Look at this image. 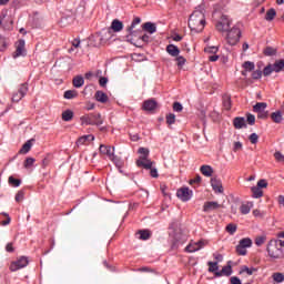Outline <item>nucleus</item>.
<instances>
[{"label":"nucleus","mask_w":284,"mask_h":284,"mask_svg":"<svg viewBox=\"0 0 284 284\" xmlns=\"http://www.w3.org/2000/svg\"><path fill=\"white\" fill-rule=\"evenodd\" d=\"M170 239H171L173 250H176L179 245H183V243H185V235L183 234L181 229L173 230L170 233Z\"/></svg>","instance_id":"39448f33"},{"label":"nucleus","mask_w":284,"mask_h":284,"mask_svg":"<svg viewBox=\"0 0 284 284\" xmlns=\"http://www.w3.org/2000/svg\"><path fill=\"white\" fill-rule=\"evenodd\" d=\"M139 154H142L141 156H150V150L145 148H140L139 149Z\"/></svg>","instance_id":"e2e57ef3"},{"label":"nucleus","mask_w":284,"mask_h":284,"mask_svg":"<svg viewBox=\"0 0 284 284\" xmlns=\"http://www.w3.org/2000/svg\"><path fill=\"white\" fill-rule=\"evenodd\" d=\"M204 51L209 54H216V52H219V47H206Z\"/></svg>","instance_id":"4d7b16f0"},{"label":"nucleus","mask_w":284,"mask_h":284,"mask_svg":"<svg viewBox=\"0 0 284 284\" xmlns=\"http://www.w3.org/2000/svg\"><path fill=\"white\" fill-rule=\"evenodd\" d=\"M271 119L274 121V123H281V121H283V114L281 111L273 112L271 114Z\"/></svg>","instance_id":"72a5a7b5"},{"label":"nucleus","mask_w":284,"mask_h":284,"mask_svg":"<svg viewBox=\"0 0 284 284\" xmlns=\"http://www.w3.org/2000/svg\"><path fill=\"white\" fill-rule=\"evenodd\" d=\"M241 40V29L234 27L230 31H227L226 41L229 45H236V43Z\"/></svg>","instance_id":"423d86ee"},{"label":"nucleus","mask_w":284,"mask_h":284,"mask_svg":"<svg viewBox=\"0 0 284 284\" xmlns=\"http://www.w3.org/2000/svg\"><path fill=\"white\" fill-rule=\"evenodd\" d=\"M193 192L192 190H190V187L184 186L178 190L176 192V196L178 199H180V201H183V203H187V201H190L193 196Z\"/></svg>","instance_id":"6e6552de"},{"label":"nucleus","mask_w":284,"mask_h":284,"mask_svg":"<svg viewBox=\"0 0 284 284\" xmlns=\"http://www.w3.org/2000/svg\"><path fill=\"white\" fill-rule=\"evenodd\" d=\"M230 19H227V16H222L221 20L216 23V30L219 32H229L230 31Z\"/></svg>","instance_id":"9d476101"},{"label":"nucleus","mask_w":284,"mask_h":284,"mask_svg":"<svg viewBox=\"0 0 284 284\" xmlns=\"http://www.w3.org/2000/svg\"><path fill=\"white\" fill-rule=\"evenodd\" d=\"M111 30H113V32H121V30H123V22L119 19H114L111 23Z\"/></svg>","instance_id":"b1692460"},{"label":"nucleus","mask_w":284,"mask_h":284,"mask_svg":"<svg viewBox=\"0 0 284 284\" xmlns=\"http://www.w3.org/2000/svg\"><path fill=\"white\" fill-rule=\"evenodd\" d=\"M257 187L261 190L262 187H267V180H260L257 182Z\"/></svg>","instance_id":"69168bd1"},{"label":"nucleus","mask_w":284,"mask_h":284,"mask_svg":"<svg viewBox=\"0 0 284 284\" xmlns=\"http://www.w3.org/2000/svg\"><path fill=\"white\" fill-rule=\"evenodd\" d=\"M248 139L253 145H256V143H258V134L256 133H252Z\"/></svg>","instance_id":"13d9d810"},{"label":"nucleus","mask_w":284,"mask_h":284,"mask_svg":"<svg viewBox=\"0 0 284 284\" xmlns=\"http://www.w3.org/2000/svg\"><path fill=\"white\" fill-rule=\"evenodd\" d=\"M205 247V242L203 241H197V242H191L186 247V252H199V250H203Z\"/></svg>","instance_id":"ddd939ff"},{"label":"nucleus","mask_w":284,"mask_h":284,"mask_svg":"<svg viewBox=\"0 0 284 284\" xmlns=\"http://www.w3.org/2000/svg\"><path fill=\"white\" fill-rule=\"evenodd\" d=\"M135 38L140 39L142 43H150V36L148 34L141 36V33H138ZM135 43H136V39H135Z\"/></svg>","instance_id":"8fccbe9b"},{"label":"nucleus","mask_w":284,"mask_h":284,"mask_svg":"<svg viewBox=\"0 0 284 284\" xmlns=\"http://www.w3.org/2000/svg\"><path fill=\"white\" fill-rule=\"evenodd\" d=\"M142 30L149 32V34H154V32H156V24L154 22H145L142 24Z\"/></svg>","instance_id":"aec40b11"},{"label":"nucleus","mask_w":284,"mask_h":284,"mask_svg":"<svg viewBox=\"0 0 284 284\" xmlns=\"http://www.w3.org/2000/svg\"><path fill=\"white\" fill-rule=\"evenodd\" d=\"M26 55V40H19L17 43L16 52L13 54V59H17V57H23Z\"/></svg>","instance_id":"dca6fc26"},{"label":"nucleus","mask_w":284,"mask_h":284,"mask_svg":"<svg viewBox=\"0 0 284 284\" xmlns=\"http://www.w3.org/2000/svg\"><path fill=\"white\" fill-rule=\"evenodd\" d=\"M36 161L37 160L34 158H27L24 160L23 168H26V170H30V168H32V165H34Z\"/></svg>","instance_id":"a19ab883"},{"label":"nucleus","mask_w":284,"mask_h":284,"mask_svg":"<svg viewBox=\"0 0 284 284\" xmlns=\"http://www.w3.org/2000/svg\"><path fill=\"white\" fill-rule=\"evenodd\" d=\"M253 207H254V203L246 202L240 206V212H241V214H250V212L252 211Z\"/></svg>","instance_id":"4be33fe9"},{"label":"nucleus","mask_w":284,"mask_h":284,"mask_svg":"<svg viewBox=\"0 0 284 284\" xmlns=\"http://www.w3.org/2000/svg\"><path fill=\"white\" fill-rule=\"evenodd\" d=\"M251 192L253 193V199H261L263 196V190L258 189V186H253Z\"/></svg>","instance_id":"e433bc0d"},{"label":"nucleus","mask_w":284,"mask_h":284,"mask_svg":"<svg viewBox=\"0 0 284 284\" xmlns=\"http://www.w3.org/2000/svg\"><path fill=\"white\" fill-rule=\"evenodd\" d=\"M82 125H103L101 113H90L80 118Z\"/></svg>","instance_id":"20e7f679"},{"label":"nucleus","mask_w":284,"mask_h":284,"mask_svg":"<svg viewBox=\"0 0 284 284\" xmlns=\"http://www.w3.org/2000/svg\"><path fill=\"white\" fill-rule=\"evenodd\" d=\"M9 185H11V187H19V185H21V180L11 175L9 176Z\"/></svg>","instance_id":"ea45409f"},{"label":"nucleus","mask_w":284,"mask_h":284,"mask_svg":"<svg viewBox=\"0 0 284 284\" xmlns=\"http://www.w3.org/2000/svg\"><path fill=\"white\" fill-rule=\"evenodd\" d=\"M246 121L248 123V125H254V123H256V116H254V114L248 113L246 115Z\"/></svg>","instance_id":"6e6d98bb"},{"label":"nucleus","mask_w":284,"mask_h":284,"mask_svg":"<svg viewBox=\"0 0 284 284\" xmlns=\"http://www.w3.org/2000/svg\"><path fill=\"white\" fill-rule=\"evenodd\" d=\"M85 80L81 75L73 78V88H83Z\"/></svg>","instance_id":"2f4dec72"},{"label":"nucleus","mask_w":284,"mask_h":284,"mask_svg":"<svg viewBox=\"0 0 284 284\" xmlns=\"http://www.w3.org/2000/svg\"><path fill=\"white\" fill-rule=\"evenodd\" d=\"M74 119V112L67 110L62 113V121H72Z\"/></svg>","instance_id":"c9c22d12"},{"label":"nucleus","mask_w":284,"mask_h":284,"mask_svg":"<svg viewBox=\"0 0 284 284\" xmlns=\"http://www.w3.org/2000/svg\"><path fill=\"white\" fill-rule=\"evenodd\" d=\"M95 100L99 101V103H108V94H105L103 91H97Z\"/></svg>","instance_id":"bb28decb"},{"label":"nucleus","mask_w":284,"mask_h":284,"mask_svg":"<svg viewBox=\"0 0 284 284\" xmlns=\"http://www.w3.org/2000/svg\"><path fill=\"white\" fill-rule=\"evenodd\" d=\"M77 97H79L77 90H68L64 92V99H77Z\"/></svg>","instance_id":"58836bf2"},{"label":"nucleus","mask_w":284,"mask_h":284,"mask_svg":"<svg viewBox=\"0 0 284 284\" xmlns=\"http://www.w3.org/2000/svg\"><path fill=\"white\" fill-rule=\"evenodd\" d=\"M273 72H274V67L272 64H268L263 70L264 77H270V74H272Z\"/></svg>","instance_id":"09e8293b"},{"label":"nucleus","mask_w":284,"mask_h":284,"mask_svg":"<svg viewBox=\"0 0 284 284\" xmlns=\"http://www.w3.org/2000/svg\"><path fill=\"white\" fill-rule=\"evenodd\" d=\"M200 171L204 176H212L214 174V169H212L210 165H202Z\"/></svg>","instance_id":"cd10ccee"},{"label":"nucleus","mask_w":284,"mask_h":284,"mask_svg":"<svg viewBox=\"0 0 284 284\" xmlns=\"http://www.w3.org/2000/svg\"><path fill=\"white\" fill-rule=\"evenodd\" d=\"M242 68H244L246 70V72H253L254 68H255V64L254 62H251V61H245L243 64H242Z\"/></svg>","instance_id":"37998d69"},{"label":"nucleus","mask_w":284,"mask_h":284,"mask_svg":"<svg viewBox=\"0 0 284 284\" xmlns=\"http://www.w3.org/2000/svg\"><path fill=\"white\" fill-rule=\"evenodd\" d=\"M90 141H94V135H92V134L83 135V136L79 138V140L77 141V144L85 145V143H88Z\"/></svg>","instance_id":"393cba45"},{"label":"nucleus","mask_w":284,"mask_h":284,"mask_svg":"<svg viewBox=\"0 0 284 284\" xmlns=\"http://www.w3.org/2000/svg\"><path fill=\"white\" fill-rule=\"evenodd\" d=\"M158 105L159 104L156 103V100H154V99L145 100L143 102L142 110H144L145 112H154V110H156Z\"/></svg>","instance_id":"4468645a"},{"label":"nucleus","mask_w":284,"mask_h":284,"mask_svg":"<svg viewBox=\"0 0 284 284\" xmlns=\"http://www.w3.org/2000/svg\"><path fill=\"white\" fill-rule=\"evenodd\" d=\"M32 150V140L27 141L19 151V154H28Z\"/></svg>","instance_id":"7c9ffc66"},{"label":"nucleus","mask_w":284,"mask_h":284,"mask_svg":"<svg viewBox=\"0 0 284 284\" xmlns=\"http://www.w3.org/2000/svg\"><path fill=\"white\" fill-rule=\"evenodd\" d=\"M233 125L235 130H243V128H247V123H245V118H234Z\"/></svg>","instance_id":"a211bd4d"},{"label":"nucleus","mask_w":284,"mask_h":284,"mask_svg":"<svg viewBox=\"0 0 284 284\" xmlns=\"http://www.w3.org/2000/svg\"><path fill=\"white\" fill-rule=\"evenodd\" d=\"M11 221L12 219H10V215L8 213L0 214V225L2 226L10 225Z\"/></svg>","instance_id":"c756f323"},{"label":"nucleus","mask_w":284,"mask_h":284,"mask_svg":"<svg viewBox=\"0 0 284 284\" xmlns=\"http://www.w3.org/2000/svg\"><path fill=\"white\" fill-rule=\"evenodd\" d=\"M261 77H263V71L261 70L253 71L252 79H261Z\"/></svg>","instance_id":"0e129e2a"},{"label":"nucleus","mask_w":284,"mask_h":284,"mask_svg":"<svg viewBox=\"0 0 284 284\" xmlns=\"http://www.w3.org/2000/svg\"><path fill=\"white\" fill-rule=\"evenodd\" d=\"M268 112L267 111H260L257 113V119H267Z\"/></svg>","instance_id":"338daca9"},{"label":"nucleus","mask_w":284,"mask_h":284,"mask_svg":"<svg viewBox=\"0 0 284 284\" xmlns=\"http://www.w3.org/2000/svg\"><path fill=\"white\" fill-rule=\"evenodd\" d=\"M175 61L179 68H183V64L186 63L187 60L183 55H178Z\"/></svg>","instance_id":"5fc2aeb1"},{"label":"nucleus","mask_w":284,"mask_h":284,"mask_svg":"<svg viewBox=\"0 0 284 284\" xmlns=\"http://www.w3.org/2000/svg\"><path fill=\"white\" fill-rule=\"evenodd\" d=\"M220 207H222V205L219 204V202H205L203 205V212H214V210H219Z\"/></svg>","instance_id":"f3484780"},{"label":"nucleus","mask_w":284,"mask_h":284,"mask_svg":"<svg viewBox=\"0 0 284 284\" xmlns=\"http://www.w3.org/2000/svg\"><path fill=\"white\" fill-rule=\"evenodd\" d=\"M28 257L21 256L19 260L11 262L9 267L10 272H19V270H23V267H28Z\"/></svg>","instance_id":"0eeeda50"},{"label":"nucleus","mask_w":284,"mask_h":284,"mask_svg":"<svg viewBox=\"0 0 284 284\" xmlns=\"http://www.w3.org/2000/svg\"><path fill=\"white\" fill-rule=\"evenodd\" d=\"M215 276L216 277L232 276V266L231 265L224 266L220 272H215Z\"/></svg>","instance_id":"412c9836"},{"label":"nucleus","mask_w":284,"mask_h":284,"mask_svg":"<svg viewBox=\"0 0 284 284\" xmlns=\"http://www.w3.org/2000/svg\"><path fill=\"white\" fill-rule=\"evenodd\" d=\"M275 17H276V10L275 9H268L266 11L265 20L266 21H274Z\"/></svg>","instance_id":"4c0bfd02"},{"label":"nucleus","mask_w":284,"mask_h":284,"mask_svg":"<svg viewBox=\"0 0 284 284\" xmlns=\"http://www.w3.org/2000/svg\"><path fill=\"white\" fill-rule=\"evenodd\" d=\"M258 272V268L256 267H247V266H242L240 270V274H247V276H252L253 274H256Z\"/></svg>","instance_id":"5701e85b"},{"label":"nucleus","mask_w":284,"mask_h":284,"mask_svg":"<svg viewBox=\"0 0 284 284\" xmlns=\"http://www.w3.org/2000/svg\"><path fill=\"white\" fill-rule=\"evenodd\" d=\"M266 252L273 261L284 258V241L271 240L266 245Z\"/></svg>","instance_id":"f03ea898"},{"label":"nucleus","mask_w":284,"mask_h":284,"mask_svg":"<svg viewBox=\"0 0 284 284\" xmlns=\"http://www.w3.org/2000/svg\"><path fill=\"white\" fill-rule=\"evenodd\" d=\"M166 52L170 57H179L181 54V49L174 44L166 45Z\"/></svg>","instance_id":"6ab92c4d"},{"label":"nucleus","mask_w":284,"mask_h":284,"mask_svg":"<svg viewBox=\"0 0 284 284\" xmlns=\"http://www.w3.org/2000/svg\"><path fill=\"white\" fill-rule=\"evenodd\" d=\"M211 187L216 194H223V182H221V180L212 178Z\"/></svg>","instance_id":"2eb2a0df"},{"label":"nucleus","mask_w":284,"mask_h":284,"mask_svg":"<svg viewBox=\"0 0 284 284\" xmlns=\"http://www.w3.org/2000/svg\"><path fill=\"white\" fill-rule=\"evenodd\" d=\"M139 23H141V18L140 17H135L133 19V21L131 22V26L126 28L128 34H126V39L128 41H130V43H133V45L139 47V43H136V34H141V30H134V28H136V26H139Z\"/></svg>","instance_id":"7ed1b4c3"},{"label":"nucleus","mask_w":284,"mask_h":284,"mask_svg":"<svg viewBox=\"0 0 284 284\" xmlns=\"http://www.w3.org/2000/svg\"><path fill=\"white\" fill-rule=\"evenodd\" d=\"M209 272L216 276V272H219V262H207Z\"/></svg>","instance_id":"473e14b6"},{"label":"nucleus","mask_w":284,"mask_h":284,"mask_svg":"<svg viewBox=\"0 0 284 284\" xmlns=\"http://www.w3.org/2000/svg\"><path fill=\"white\" fill-rule=\"evenodd\" d=\"M136 234L140 235V241H148L152 236V232H150L149 230H140Z\"/></svg>","instance_id":"a878e982"},{"label":"nucleus","mask_w":284,"mask_h":284,"mask_svg":"<svg viewBox=\"0 0 284 284\" xmlns=\"http://www.w3.org/2000/svg\"><path fill=\"white\" fill-rule=\"evenodd\" d=\"M274 158H275V160H277L278 163H284V155H283V153L277 151V152L274 153Z\"/></svg>","instance_id":"bf43d9fd"},{"label":"nucleus","mask_w":284,"mask_h":284,"mask_svg":"<svg viewBox=\"0 0 284 284\" xmlns=\"http://www.w3.org/2000/svg\"><path fill=\"white\" fill-rule=\"evenodd\" d=\"M265 241H267V237L265 235L257 236L255 239V245H257V247H261V245H264Z\"/></svg>","instance_id":"a18cd8bd"},{"label":"nucleus","mask_w":284,"mask_h":284,"mask_svg":"<svg viewBox=\"0 0 284 284\" xmlns=\"http://www.w3.org/2000/svg\"><path fill=\"white\" fill-rule=\"evenodd\" d=\"M231 284H241V278L236 276L231 277Z\"/></svg>","instance_id":"774afa93"},{"label":"nucleus","mask_w":284,"mask_h":284,"mask_svg":"<svg viewBox=\"0 0 284 284\" xmlns=\"http://www.w3.org/2000/svg\"><path fill=\"white\" fill-rule=\"evenodd\" d=\"M236 252H237V254H240V256H245V254H247V248L245 246H241V244H239L236 246Z\"/></svg>","instance_id":"603ef678"},{"label":"nucleus","mask_w":284,"mask_h":284,"mask_svg":"<svg viewBox=\"0 0 284 284\" xmlns=\"http://www.w3.org/2000/svg\"><path fill=\"white\" fill-rule=\"evenodd\" d=\"M138 168H144V170H152L154 162L148 159V156H140L136 161Z\"/></svg>","instance_id":"f8f14e48"},{"label":"nucleus","mask_w":284,"mask_h":284,"mask_svg":"<svg viewBox=\"0 0 284 284\" xmlns=\"http://www.w3.org/2000/svg\"><path fill=\"white\" fill-rule=\"evenodd\" d=\"M99 150L100 154H105L110 161H114L116 159V155H114V148L101 144Z\"/></svg>","instance_id":"9b49d317"},{"label":"nucleus","mask_w":284,"mask_h":284,"mask_svg":"<svg viewBox=\"0 0 284 284\" xmlns=\"http://www.w3.org/2000/svg\"><path fill=\"white\" fill-rule=\"evenodd\" d=\"M223 105L226 110H231L232 109V100L230 99V97H225L223 100Z\"/></svg>","instance_id":"864d4df0"},{"label":"nucleus","mask_w":284,"mask_h":284,"mask_svg":"<svg viewBox=\"0 0 284 284\" xmlns=\"http://www.w3.org/2000/svg\"><path fill=\"white\" fill-rule=\"evenodd\" d=\"M264 54L266 57H274V54H276V49L267 47L266 49H264Z\"/></svg>","instance_id":"de8ad7c7"},{"label":"nucleus","mask_w":284,"mask_h":284,"mask_svg":"<svg viewBox=\"0 0 284 284\" xmlns=\"http://www.w3.org/2000/svg\"><path fill=\"white\" fill-rule=\"evenodd\" d=\"M239 245H241L242 247H252V239L250 237H244L240 241Z\"/></svg>","instance_id":"79ce46f5"},{"label":"nucleus","mask_w":284,"mask_h":284,"mask_svg":"<svg viewBox=\"0 0 284 284\" xmlns=\"http://www.w3.org/2000/svg\"><path fill=\"white\" fill-rule=\"evenodd\" d=\"M284 69V60H277L273 64L274 72H281Z\"/></svg>","instance_id":"f704fd0d"},{"label":"nucleus","mask_w":284,"mask_h":284,"mask_svg":"<svg viewBox=\"0 0 284 284\" xmlns=\"http://www.w3.org/2000/svg\"><path fill=\"white\" fill-rule=\"evenodd\" d=\"M189 28L191 32H203L205 28V12L195 9L189 18Z\"/></svg>","instance_id":"f257e3e1"},{"label":"nucleus","mask_w":284,"mask_h":284,"mask_svg":"<svg viewBox=\"0 0 284 284\" xmlns=\"http://www.w3.org/2000/svg\"><path fill=\"white\" fill-rule=\"evenodd\" d=\"M23 199H26V191H23V190L18 191V193L16 194L17 203H21V201H23Z\"/></svg>","instance_id":"c03bdc74"},{"label":"nucleus","mask_w":284,"mask_h":284,"mask_svg":"<svg viewBox=\"0 0 284 284\" xmlns=\"http://www.w3.org/2000/svg\"><path fill=\"white\" fill-rule=\"evenodd\" d=\"M265 110H267V103L265 102H257L253 106V112H256V114H258V112H264Z\"/></svg>","instance_id":"c85d7f7f"},{"label":"nucleus","mask_w":284,"mask_h":284,"mask_svg":"<svg viewBox=\"0 0 284 284\" xmlns=\"http://www.w3.org/2000/svg\"><path fill=\"white\" fill-rule=\"evenodd\" d=\"M173 110L174 112H183V104H181L180 102H174Z\"/></svg>","instance_id":"052dcab7"},{"label":"nucleus","mask_w":284,"mask_h":284,"mask_svg":"<svg viewBox=\"0 0 284 284\" xmlns=\"http://www.w3.org/2000/svg\"><path fill=\"white\" fill-rule=\"evenodd\" d=\"M273 280L275 281V283H283V281H284L283 273H274Z\"/></svg>","instance_id":"3c124183"},{"label":"nucleus","mask_w":284,"mask_h":284,"mask_svg":"<svg viewBox=\"0 0 284 284\" xmlns=\"http://www.w3.org/2000/svg\"><path fill=\"white\" fill-rule=\"evenodd\" d=\"M26 94H28V84L23 83L20 85L18 92L12 94L11 101L13 103H19Z\"/></svg>","instance_id":"1a4fd4ad"},{"label":"nucleus","mask_w":284,"mask_h":284,"mask_svg":"<svg viewBox=\"0 0 284 284\" xmlns=\"http://www.w3.org/2000/svg\"><path fill=\"white\" fill-rule=\"evenodd\" d=\"M175 122H176V115H174V113H170L169 115H166L168 125H174Z\"/></svg>","instance_id":"49530a36"},{"label":"nucleus","mask_w":284,"mask_h":284,"mask_svg":"<svg viewBox=\"0 0 284 284\" xmlns=\"http://www.w3.org/2000/svg\"><path fill=\"white\" fill-rule=\"evenodd\" d=\"M226 232H229V234H234L236 232V224H229L226 226Z\"/></svg>","instance_id":"680f3d73"}]
</instances>
